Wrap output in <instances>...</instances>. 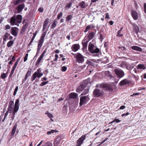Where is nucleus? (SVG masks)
Returning a JSON list of instances; mask_svg holds the SVG:
<instances>
[{"label": "nucleus", "instance_id": "46", "mask_svg": "<svg viewBox=\"0 0 146 146\" xmlns=\"http://www.w3.org/2000/svg\"><path fill=\"white\" fill-rule=\"evenodd\" d=\"M10 28L11 27L9 25H7L5 26V30L10 29Z\"/></svg>", "mask_w": 146, "mask_h": 146}, {"label": "nucleus", "instance_id": "64", "mask_svg": "<svg viewBox=\"0 0 146 146\" xmlns=\"http://www.w3.org/2000/svg\"><path fill=\"white\" fill-rule=\"evenodd\" d=\"M129 114V113L128 112H127L125 113H124L122 114V116L123 117L125 116H127Z\"/></svg>", "mask_w": 146, "mask_h": 146}, {"label": "nucleus", "instance_id": "4", "mask_svg": "<svg viewBox=\"0 0 146 146\" xmlns=\"http://www.w3.org/2000/svg\"><path fill=\"white\" fill-rule=\"evenodd\" d=\"M19 99H17L16 100L15 106L14 107V110L13 113V116H14L16 114V113L18 111L19 109Z\"/></svg>", "mask_w": 146, "mask_h": 146}, {"label": "nucleus", "instance_id": "39", "mask_svg": "<svg viewBox=\"0 0 146 146\" xmlns=\"http://www.w3.org/2000/svg\"><path fill=\"white\" fill-rule=\"evenodd\" d=\"M24 0H17L16 1H15L14 3V4L15 5H17L19 3H22L23 2Z\"/></svg>", "mask_w": 146, "mask_h": 146}, {"label": "nucleus", "instance_id": "26", "mask_svg": "<svg viewBox=\"0 0 146 146\" xmlns=\"http://www.w3.org/2000/svg\"><path fill=\"white\" fill-rule=\"evenodd\" d=\"M88 42V40L84 38L82 42L83 46L84 48H86L87 46V44Z\"/></svg>", "mask_w": 146, "mask_h": 146}, {"label": "nucleus", "instance_id": "62", "mask_svg": "<svg viewBox=\"0 0 146 146\" xmlns=\"http://www.w3.org/2000/svg\"><path fill=\"white\" fill-rule=\"evenodd\" d=\"M105 18H107L108 19H109L110 18V17L108 13H106V16L105 17Z\"/></svg>", "mask_w": 146, "mask_h": 146}, {"label": "nucleus", "instance_id": "27", "mask_svg": "<svg viewBox=\"0 0 146 146\" xmlns=\"http://www.w3.org/2000/svg\"><path fill=\"white\" fill-rule=\"evenodd\" d=\"M17 126V123H15L12 130V131H11V136H13L14 135L16 131V130Z\"/></svg>", "mask_w": 146, "mask_h": 146}, {"label": "nucleus", "instance_id": "35", "mask_svg": "<svg viewBox=\"0 0 146 146\" xmlns=\"http://www.w3.org/2000/svg\"><path fill=\"white\" fill-rule=\"evenodd\" d=\"M133 29L136 33H137L139 30V27L136 25H133Z\"/></svg>", "mask_w": 146, "mask_h": 146}, {"label": "nucleus", "instance_id": "2", "mask_svg": "<svg viewBox=\"0 0 146 146\" xmlns=\"http://www.w3.org/2000/svg\"><path fill=\"white\" fill-rule=\"evenodd\" d=\"M90 82V79H88L84 81L83 83L81 84L76 88V92L79 93H81Z\"/></svg>", "mask_w": 146, "mask_h": 146}, {"label": "nucleus", "instance_id": "8", "mask_svg": "<svg viewBox=\"0 0 146 146\" xmlns=\"http://www.w3.org/2000/svg\"><path fill=\"white\" fill-rule=\"evenodd\" d=\"M103 92L98 89H95L93 91V95L94 97H98L103 95Z\"/></svg>", "mask_w": 146, "mask_h": 146}, {"label": "nucleus", "instance_id": "22", "mask_svg": "<svg viewBox=\"0 0 146 146\" xmlns=\"http://www.w3.org/2000/svg\"><path fill=\"white\" fill-rule=\"evenodd\" d=\"M10 34L8 33H6L3 36V42H6L9 39Z\"/></svg>", "mask_w": 146, "mask_h": 146}, {"label": "nucleus", "instance_id": "9", "mask_svg": "<svg viewBox=\"0 0 146 146\" xmlns=\"http://www.w3.org/2000/svg\"><path fill=\"white\" fill-rule=\"evenodd\" d=\"M76 61L77 62L80 63H82L84 61V56L78 53L76 56Z\"/></svg>", "mask_w": 146, "mask_h": 146}, {"label": "nucleus", "instance_id": "32", "mask_svg": "<svg viewBox=\"0 0 146 146\" xmlns=\"http://www.w3.org/2000/svg\"><path fill=\"white\" fill-rule=\"evenodd\" d=\"M57 21L56 20H54L51 27V29H54L56 27V25L57 24Z\"/></svg>", "mask_w": 146, "mask_h": 146}, {"label": "nucleus", "instance_id": "10", "mask_svg": "<svg viewBox=\"0 0 146 146\" xmlns=\"http://www.w3.org/2000/svg\"><path fill=\"white\" fill-rule=\"evenodd\" d=\"M14 102L13 101H10L9 102L8 108V111L10 113H12L14 110Z\"/></svg>", "mask_w": 146, "mask_h": 146}, {"label": "nucleus", "instance_id": "55", "mask_svg": "<svg viewBox=\"0 0 146 146\" xmlns=\"http://www.w3.org/2000/svg\"><path fill=\"white\" fill-rule=\"evenodd\" d=\"M18 64H17V62H15L14 64V66H13V67L12 68V69L15 70V69L16 66H17Z\"/></svg>", "mask_w": 146, "mask_h": 146}, {"label": "nucleus", "instance_id": "37", "mask_svg": "<svg viewBox=\"0 0 146 146\" xmlns=\"http://www.w3.org/2000/svg\"><path fill=\"white\" fill-rule=\"evenodd\" d=\"M73 18L72 15H69L67 16L66 17V21H70Z\"/></svg>", "mask_w": 146, "mask_h": 146}, {"label": "nucleus", "instance_id": "15", "mask_svg": "<svg viewBox=\"0 0 146 146\" xmlns=\"http://www.w3.org/2000/svg\"><path fill=\"white\" fill-rule=\"evenodd\" d=\"M25 7V5L23 3L17 7L16 9L17 10V13H20L24 8Z\"/></svg>", "mask_w": 146, "mask_h": 146}, {"label": "nucleus", "instance_id": "60", "mask_svg": "<svg viewBox=\"0 0 146 146\" xmlns=\"http://www.w3.org/2000/svg\"><path fill=\"white\" fill-rule=\"evenodd\" d=\"M144 11L145 13H146V3H145L144 5Z\"/></svg>", "mask_w": 146, "mask_h": 146}, {"label": "nucleus", "instance_id": "43", "mask_svg": "<svg viewBox=\"0 0 146 146\" xmlns=\"http://www.w3.org/2000/svg\"><path fill=\"white\" fill-rule=\"evenodd\" d=\"M127 64L125 62H122L121 64L120 65V67L122 68H125L126 66V65Z\"/></svg>", "mask_w": 146, "mask_h": 146}, {"label": "nucleus", "instance_id": "54", "mask_svg": "<svg viewBox=\"0 0 146 146\" xmlns=\"http://www.w3.org/2000/svg\"><path fill=\"white\" fill-rule=\"evenodd\" d=\"M140 93L139 92H137L131 95V96L134 97L135 96H139L140 95Z\"/></svg>", "mask_w": 146, "mask_h": 146}, {"label": "nucleus", "instance_id": "51", "mask_svg": "<svg viewBox=\"0 0 146 146\" xmlns=\"http://www.w3.org/2000/svg\"><path fill=\"white\" fill-rule=\"evenodd\" d=\"M48 81L42 82L41 83V84H40V86H44L46 84H48Z\"/></svg>", "mask_w": 146, "mask_h": 146}, {"label": "nucleus", "instance_id": "50", "mask_svg": "<svg viewBox=\"0 0 146 146\" xmlns=\"http://www.w3.org/2000/svg\"><path fill=\"white\" fill-rule=\"evenodd\" d=\"M35 37V35H33V36L31 38V40L29 44V46H30V45H31V44L32 43L33 41L34 40Z\"/></svg>", "mask_w": 146, "mask_h": 146}, {"label": "nucleus", "instance_id": "11", "mask_svg": "<svg viewBox=\"0 0 146 146\" xmlns=\"http://www.w3.org/2000/svg\"><path fill=\"white\" fill-rule=\"evenodd\" d=\"M85 135H82L77 141L76 146H81L85 139Z\"/></svg>", "mask_w": 146, "mask_h": 146}, {"label": "nucleus", "instance_id": "31", "mask_svg": "<svg viewBox=\"0 0 146 146\" xmlns=\"http://www.w3.org/2000/svg\"><path fill=\"white\" fill-rule=\"evenodd\" d=\"M131 48L133 50H134L139 51H142V49L137 46H132L131 47Z\"/></svg>", "mask_w": 146, "mask_h": 146}, {"label": "nucleus", "instance_id": "14", "mask_svg": "<svg viewBox=\"0 0 146 146\" xmlns=\"http://www.w3.org/2000/svg\"><path fill=\"white\" fill-rule=\"evenodd\" d=\"M130 81L127 79H124L121 81L119 84L121 86H123L127 84L130 83Z\"/></svg>", "mask_w": 146, "mask_h": 146}, {"label": "nucleus", "instance_id": "48", "mask_svg": "<svg viewBox=\"0 0 146 146\" xmlns=\"http://www.w3.org/2000/svg\"><path fill=\"white\" fill-rule=\"evenodd\" d=\"M85 67V65L82 66H80L78 68V72H80Z\"/></svg>", "mask_w": 146, "mask_h": 146}, {"label": "nucleus", "instance_id": "61", "mask_svg": "<svg viewBox=\"0 0 146 146\" xmlns=\"http://www.w3.org/2000/svg\"><path fill=\"white\" fill-rule=\"evenodd\" d=\"M28 78V77L25 76L24 79L23 80V81H22L23 83H24L26 81V80H27V79Z\"/></svg>", "mask_w": 146, "mask_h": 146}, {"label": "nucleus", "instance_id": "12", "mask_svg": "<svg viewBox=\"0 0 146 146\" xmlns=\"http://www.w3.org/2000/svg\"><path fill=\"white\" fill-rule=\"evenodd\" d=\"M10 23L11 25H15L19 26V24L17 22L15 16L14 15L11 18Z\"/></svg>", "mask_w": 146, "mask_h": 146}, {"label": "nucleus", "instance_id": "19", "mask_svg": "<svg viewBox=\"0 0 146 146\" xmlns=\"http://www.w3.org/2000/svg\"><path fill=\"white\" fill-rule=\"evenodd\" d=\"M132 16L133 19L135 20H137L138 17L137 13L134 10H132L131 12Z\"/></svg>", "mask_w": 146, "mask_h": 146}, {"label": "nucleus", "instance_id": "29", "mask_svg": "<svg viewBox=\"0 0 146 146\" xmlns=\"http://www.w3.org/2000/svg\"><path fill=\"white\" fill-rule=\"evenodd\" d=\"M94 33L93 32H90L88 36V40H90L92 39L94 37Z\"/></svg>", "mask_w": 146, "mask_h": 146}, {"label": "nucleus", "instance_id": "6", "mask_svg": "<svg viewBox=\"0 0 146 146\" xmlns=\"http://www.w3.org/2000/svg\"><path fill=\"white\" fill-rule=\"evenodd\" d=\"M90 99L88 96H83L80 98V106H82L83 105L85 104Z\"/></svg>", "mask_w": 146, "mask_h": 146}, {"label": "nucleus", "instance_id": "25", "mask_svg": "<svg viewBox=\"0 0 146 146\" xmlns=\"http://www.w3.org/2000/svg\"><path fill=\"white\" fill-rule=\"evenodd\" d=\"M44 41V40L40 39L38 41L37 47L38 51H40V49L42 46Z\"/></svg>", "mask_w": 146, "mask_h": 146}, {"label": "nucleus", "instance_id": "24", "mask_svg": "<svg viewBox=\"0 0 146 146\" xmlns=\"http://www.w3.org/2000/svg\"><path fill=\"white\" fill-rule=\"evenodd\" d=\"M22 16L20 15H18L16 18L17 22V23L18 24H19L21 23L22 22Z\"/></svg>", "mask_w": 146, "mask_h": 146}, {"label": "nucleus", "instance_id": "44", "mask_svg": "<svg viewBox=\"0 0 146 146\" xmlns=\"http://www.w3.org/2000/svg\"><path fill=\"white\" fill-rule=\"evenodd\" d=\"M46 33H42L41 36L40 38V40H41L44 41V39L45 38Z\"/></svg>", "mask_w": 146, "mask_h": 146}, {"label": "nucleus", "instance_id": "57", "mask_svg": "<svg viewBox=\"0 0 146 146\" xmlns=\"http://www.w3.org/2000/svg\"><path fill=\"white\" fill-rule=\"evenodd\" d=\"M67 67L65 66H64L62 67V70L63 72H65L67 70Z\"/></svg>", "mask_w": 146, "mask_h": 146}, {"label": "nucleus", "instance_id": "52", "mask_svg": "<svg viewBox=\"0 0 146 146\" xmlns=\"http://www.w3.org/2000/svg\"><path fill=\"white\" fill-rule=\"evenodd\" d=\"M126 69L127 70H129L130 69H132L133 68V67H131V66H130L128 64H127L126 65V66L125 67Z\"/></svg>", "mask_w": 146, "mask_h": 146}, {"label": "nucleus", "instance_id": "20", "mask_svg": "<svg viewBox=\"0 0 146 146\" xmlns=\"http://www.w3.org/2000/svg\"><path fill=\"white\" fill-rule=\"evenodd\" d=\"M80 47V46L78 44H75L72 46V49L73 51L76 52L79 49Z\"/></svg>", "mask_w": 146, "mask_h": 146}, {"label": "nucleus", "instance_id": "38", "mask_svg": "<svg viewBox=\"0 0 146 146\" xmlns=\"http://www.w3.org/2000/svg\"><path fill=\"white\" fill-rule=\"evenodd\" d=\"M56 132H58V131L56 130H51L50 131H47V134L48 135H50L51 133Z\"/></svg>", "mask_w": 146, "mask_h": 146}, {"label": "nucleus", "instance_id": "33", "mask_svg": "<svg viewBox=\"0 0 146 146\" xmlns=\"http://www.w3.org/2000/svg\"><path fill=\"white\" fill-rule=\"evenodd\" d=\"M94 28V27L92 25H88L86 27L85 30L84 31V33L87 32L90 29Z\"/></svg>", "mask_w": 146, "mask_h": 146}, {"label": "nucleus", "instance_id": "59", "mask_svg": "<svg viewBox=\"0 0 146 146\" xmlns=\"http://www.w3.org/2000/svg\"><path fill=\"white\" fill-rule=\"evenodd\" d=\"M14 70H13V69H11V73L9 75V77H11L12 76L13 74V73H14Z\"/></svg>", "mask_w": 146, "mask_h": 146}, {"label": "nucleus", "instance_id": "21", "mask_svg": "<svg viewBox=\"0 0 146 146\" xmlns=\"http://www.w3.org/2000/svg\"><path fill=\"white\" fill-rule=\"evenodd\" d=\"M79 5L82 8L84 9L88 6V4L84 1H82L79 3Z\"/></svg>", "mask_w": 146, "mask_h": 146}, {"label": "nucleus", "instance_id": "53", "mask_svg": "<svg viewBox=\"0 0 146 146\" xmlns=\"http://www.w3.org/2000/svg\"><path fill=\"white\" fill-rule=\"evenodd\" d=\"M62 12H60L58 15L57 19H59L62 17Z\"/></svg>", "mask_w": 146, "mask_h": 146}, {"label": "nucleus", "instance_id": "58", "mask_svg": "<svg viewBox=\"0 0 146 146\" xmlns=\"http://www.w3.org/2000/svg\"><path fill=\"white\" fill-rule=\"evenodd\" d=\"M88 90H85L84 92H83L82 94V95H85L86 94L88 93Z\"/></svg>", "mask_w": 146, "mask_h": 146}, {"label": "nucleus", "instance_id": "3", "mask_svg": "<svg viewBox=\"0 0 146 146\" xmlns=\"http://www.w3.org/2000/svg\"><path fill=\"white\" fill-rule=\"evenodd\" d=\"M43 75L42 73L41 72L40 69V68L38 69L36 72H35L33 74L31 78L32 80L33 81L34 80L36 77L40 78Z\"/></svg>", "mask_w": 146, "mask_h": 146}, {"label": "nucleus", "instance_id": "17", "mask_svg": "<svg viewBox=\"0 0 146 146\" xmlns=\"http://www.w3.org/2000/svg\"><path fill=\"white\" fill-rule=\"evenodd\" d=\"M96 62V60L95 59H88L87 60L86 63L89 65L95 66L94 63Z\"/></svg>", "mask_w": 146, "mask_h": 146}, {"label": "nucleus", "instance_id": "36", "mask_svg": "<svg viewBox=\"0 0 146 146\" xmlns=\"http://www.w3.org/2000/svg\"><path fill=\"white\" fill-rule=\"evenodd\" d=\"M41 146H53L52 144L49 141L44 143Z\"/></svg>", "mask_w": 146, "mask_h": 146}, {"label": "nucleus", "instance_id": "30", "mask_svg": "<svg viewBox=\"0 0 146 146\" xmlns=\"http://www.w3.org/2000/svg\"><path fill=\"white\" fill-rule=\"evenodd\" d=\"M28 26V24H27L24 25L22 27L20 33L21 34H23L26 29Z\"/></svg>", "mask_w": 146, "mask_h": 146}, {"label": "nucleus", "instance_id": "1", "mask_svg": "<svg viewBox=\"0 0 146 146\" xmlns=\"http://www.w3.org/2000/svg\"><path fill=\"white\" fill-rule=\"evenodd\" d=\"M88 48L89 51L90 53L95 54L94 56H98V55L97 54L99 53L100 50L99 48L95 46L94 44L91 42H90L89 44Z\"/></svg>", "mask_w": 146, "mask_h": 146}, {"label": "nucleus", "instance_id": "41", "mask_svg": "<svg viewBox=\"0 0 146 146\" xmlns=\"http://www.w3.org/2000/svg\"><path fill=\"white\" fill-rule=\"evenodd\" d=\"M31 69H30L28 70L25 76L28 77L29 76H30V75H31Z\"/></svg>", "mask_w": 146, "mask_h": 146}, {"label": "nucleus", "instance_id": "18", "mask_svg": "<svg viewBox=\"0 0 146 146\" xmlns=\"http://www.w3.org/2000/svg\"><path fill=\"white\" fill-rule=\"evenodd\" d=\"M102 87L107 90L111 91L113 90L112 85L110 84H104L102 86Z\"/></svg>", "mask_w": 146, "mask_h": 146}, {"label": "nucleus", "instance_id": "23", "mask_svg": "<svg viewBox=\"0 0 146 146\" xmlns=\"http://www.w3.org/2000/svg\"><path fill=\"white\" fill-rule=\"evenodd\" d=\"M49 19L48 18H46L45 20L43 25L42 31H44L46 27L48 24L49 23Z\"/></svg>", "mask_w": 146, "mask_h": 146}, {"label": "nucleus", "instance_id": "42", "mask_svg": "<svg viewBox=\"0 0 146 146\" xmlns=\"http://www.w3.org/2000/svg\"><path fill=\"white\" fill-rule=\"evenodd\" d=\"M121 121V120H119V119H115L113 121L109 123V124L113 123L115 122H116V123H119Z\"/></svg>", "mask_w": 146, "mask_h": 146}, {"label": "nucleus", "instance_id": "16", "mask_svg": "<svg viewBox=\"0 0 146 146\" xmlns=\"http://www.w3.org/2000/svg\"><path fill=\"white\" fill-rule=\"evenodd\" d=\"M136 69L140 70L141 71L145 70L146 68V67L145 65L142 64H139L136 66Z\"/></svg>", "mask_w": 146, "mask_h": 146}, {"label": "nucleus", "instance_id": "7", "mask_svg": "<svg viewBox=\"0 0 146 146\" xmlns=\"http://www.w3.org/2000/svg\"><path fill=\"white\" fill-rule=\"evenodd\" d=\"M19 32V29L16 27H11L10 31L11 35L15 36H17Z\"/></svg>", "mask_w": 146, "mask_h": 146}, {"label": "nucleus", "instance_id": "45", "mask_svg": "<svg viewBox=\"0 0 146 146\" xmlns=\"http://www.w3.org/2000/svg\"><path fill=\"white\" fill-rule=\"evenodd\" d=\"M48 116V117H49L50 119L52 121H54V120L52 119V118L53 117V116L52 114L50 113H49Z\"/></svg>", "mask_w": 146, "mask_h": 146}, {"label": "nucleus", "instance_id": "56", "mask_svg": "<svg viewBox=\"0 0 146 146\" xmlns=\"http://www.w3.org/2000/svg\"><path fill=\"white\" fill-rule=\"evenodd\" d=\"M72 3H70L66 5L65 7L66 8H68L72 6Z\"/></svg>", "mask_w": 146, "mask_h": 146}, {"label": "nucleus", "instance_id": "34", "mask_svg": "<svg viewBox=\"0 0 146 146\" xmlns=\"http://www.w3.org/2000/svg\"><path fill=\"white\" fill-rule=\"evenodd\" d=\"M14 41L10 40L9 41L7 44V46L8 47H10L12 46L14 43Z\"/></svg>", "mask_w": 146, "mask_h": 146}, {"label": "nucleus", "instance_id": "49", "mask_svg": "<svg viewBox=\"0 0 146 146\" xmlns=\"http://www.w3.org/2000/svg\"><path fill=\"white\" fill-rule=\"evenodd\" d=\"M1 78L3 79L7 77V75L5 73H3L1 74Z\"/></svg>", "mask_w": 146, "mask_h": 146}, {"label": "nucleus", "instance_id": "5", "mask_svg": "<svg viewBox=\"0 0 146 146\" xmlns=\"http://www.w3.org/2000/svg\"><path fill=\"white\" fill-rule=\"evenodd\" d=\"M114 72L117 77L120 78L123 77L125 74L124 72L121 69L118 68L114 70Z\"/></svg>", "mask_w": 146, "mask_h": 146}, {"label": "nucleus", "instance_id": "40", "mask_svg": "<svg viewBox=\"0 0 146 146\" xmlns=\"http://www.w3.org/2000/svg\"><path fill=\"white\" fill-rule=\"evenodd\" d=\"M123 28L122 27L120 30L118 31L117 36L118 37H121L123 36V35L121 34H120L121 32V30L123 29Z\"/></svg>", "mask_w": 146, "mask_h": 146}, {"label": "nucleus", "instance_id": "13", "mask_svg": "<svg viewBox=\"0 0 146 146\" xmlns=\"http://www.w3.org/2000/svg\"><path fill=\"white\" fill-rule=\"evenodd\" d=\"M46 51L44 50L42 52V53L40 55L38 59L37 62H36V65H38L40 62L42 60L44 56V55L46 53Z\"/></svg>", "mask_w": 146, "mask_h": 146}, {"label": "nucleus", "instance_id": "47", "mask_svg": "<svg viewBox=\"0 0 146 146\" xmlns=\"http://www.w3.org/2000/svg\"><path fill=\"white\" fill-rule=\"evenodd\" d=\"M18 89V86H16L15 89V90H14V93L13 94V95L14 96H15L16 95V94L17 92V91Z\"/></svg>", "mask_w": 146, "mask_h": 146}, {"label": "nucleus", "instance_id": "63", "mask_svg": "<svg viewBox=\"0 0 146 146\" xmlns=\"http://www.w3.org/2000/svg\"><path fill=\"white\" fill-rule=\"evenodd\" d=\"M125 106H122L120 107L119 109H121V110H123V109H125Z\"/></svg>", "mask_w": 146, "mask_h": 146}, {"label": "nucleus", "instance_id": "28", "mask_svg": "<svg viewBox=\"0 0 146 146\" xmlns=\"http://www.w3.org/2000/svg\"><path fill=\"white\" fill-rule=\"evenodd\" d=\"M78 94L75 93H72L69 94V96L70 98L76 99L78 97Z\"/></svg>", "mask_w": 146, "mask_h": 146}]
</instances>
